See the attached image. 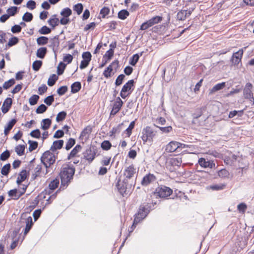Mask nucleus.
I'll return each mask as SVG.
<instances>
[{
	"instance_id": "nucleus-27",
	"label": "nucleus",
	"mask_w": 254,
	"mask_h": 254,
	"mask_svg": "<svg viewBox=\"0 0 254 254\" xmlns=\"http://www.w3.org/2000/svg\"><path fill=\"white\" fill-rule=\"evenodd\" d=\"M52 124V120L50 119L47 118L42 120L41 122V128L46 130L50 128Z\"/></svg>"
},
{
	"instance_id": "nucleus-32",
	"label": "nucleus",
	"mask_w": 254,
	"mask_h": 254,
	"mask_svg": "<svg viewBox=\"0 0 254 254\" xmlns=\"http://www.w3.org/2000/svg\"><path fill=\"white\" fill-rule=\"evenodd\" d=\"M92 131V127L90 126H87L85 127L83 130L81 131L80 135V138H83L84 137H88L89 135Z\"/></svg>"
},
{
	"instance_id": "nucleus-44",
	"label": "nucleus",
	"mask_w": 254,
	"mask_h": 254,
	"mask_svg": "<svg viewBox=\"0 0 254 254\" xmlns=\"http://www.w3.org/2000/svg\"><path fill=\"white\" fill-rule=\"evenodd\" d=\"M15 80L13 78H11L8 81H5L2 86V88L5 89L7 90L9 89L10 87H11L12 85H13L15 84Z\"/></svg>"
},
{
	"instance_id": "nucleus-26",
	"label": "nucleus",
	"mask_w": 254,
	"mask_h": 254,
	"mask_svg": "<svg viewBox=\"0 0 254 254\" xmlns=\"http://www.w3.org/2000/svg\"><path fill=\"white\" fill-rule=\"evenodd\" d=\"M143 133H145L147 136L152 141L153 137L155 136V133L150 127L147 126L143 130Z\"/></svg>"
},
{
	"instance_id": "nucleus-47",
	"label": "nucleus",
	"mask_w": 254,
	"mask_h": 254,
	"mask_svg": "<svg viewBox=\"0 0 254 254\" xmlns=\"http://www.w3.org/2000/svg\"><path fill=\"white\" fill-rule=\"evenodd\" d=\"M33 16L32 13L26 12L22 16V20L24 22H29L32 20Z\"/></svg>"
},
{
	"instance_id": "nucleus-8",
	"label": "nucleus",
	"mask_w": 254,
	"mask_h": 254,
	"mask_svg": "<svg viewBox=\"0 0 254 254\" xmlns=\"http://www.w3.org/2000/svg\"><path fill=\"white\" fill-rule=\"evenodd\" d=\"M96 152L97 149L96 147L91 145L83 152L84 158L90 163L94 159Z\"/></svg>"
},
{
	"instance_id": "nucleus-51",
	"label": "nucleus",
	"mask_w": 254,
	"mask_h": 254,
	"mask_svg": "<svg viewBox=\"0 0 254 254\" xmlns=\"http://www.w3.org/2000/svg\"><path fill=\"white\" fill-rule=\"evenodd\" d=\"M112 146L111 142L109 140H104L101 144V147L104 150H109Z\"/></svg>"
},
{
	"instance_id": "nucleus-34",
	"label": "nucleus",
	"mask_w": 254,
	"mask_h": 254,
	"mask_svg": "<svg viewBox=\"0 0 254 254\" xmlns=\"http://www.w3.org/2000/svg\"><path fill=\"white\" fill-rule=\"evenodd\" d=\"M11 165L10 163H7L4 165L1 169V174L5 176L8 175L10 171Z\"/></svg>"
},
{
	"instance_id": "nucleus-49",
	"label": "nucleus",
	"mask_w": 254,
	"mask_h": 254,
	"mask_svg": "<svg viewBox=\"0 0 254 254\" xmlns=\"http://www.w3.org/2000/svg\"><path fill=\"white\" fill-rule=\"evenodd\" d=\"M38 32L42 35H47L51 32V29L48 26L44 25L39 30Z\"/></svg>"
},
{
	"instance_id": "nucleus-33",
	"label": "nucleus",
	"mask_w": 254,
	"mask_h": 254,
	"mask_svg": "<svg viewBox=\"0 0 254 254\" xmlns=\"http://www.w3.org/2000/svg\"><path fill=\"white\" fill-rule=\"evenodd\" d=\"M48 23L50 26L54 28L59 25V20L58 18L56 17V15H54L52 18L48 20Z\"/></svg>"
},
{
	"instance_id": "nucleus-64",
	"label": "nucleus",
	"mask_w": 254,
	"mask_h": 254,
	"mask_svg": "<svg viewBox=\"0 0 254 254\" xmlns=\"http://www.w3.org/2000/svg\"><path fill=\"white\" fill-rule=\"evenodd\" d=\"M229 175V172L225 169H222L218 171V175L221 178L227 177Z\"/></svg>"
},
{
	"instance_id": "nucleus-56",
	"label": "nucleus",
	"mask_w": 254,
	"mask_h": 254,
	"mask_svg": "<svg viewBox=\"0 0 254 254\" xmlns=\"http://www.w3.org/2000/svg\"><path fill=\"white\" fill-rule=\"evenodd\" d=\"M48 107L44 104H42L39 105L36 110V113L38 114H43L45 112Z\"/></svg>"
},
{
	"instance_id": "nucleus-46",
	"label": "nucleus",
	"mask_w": 254,
	"mask_h": 254,
	"mask_svg": "<svg viewBox=\"0 0 254 254\" xmlns=\"http://www.w3.org/2000/svg\"><path fill=\"white\" fill-rule=\"evenodd\" d=\"M73 9L76 12L78 15H80L83 10V4L81 3H78L73 6Z\"/></svg>"
},
{
	"instance_id": "nucleus-54",
	"label": "nucleus",
	"mask_w": 254,
	"mask_h": 254,
	"mask_svg": "<svg viewBox=\"0 0 254 254\" xmlns=\"http://www.w3.org/2000/svg\"><path fill=\"white\" fill-rule=\"evenodd\" d=\"M75 144V139L72 138H70L67 142L66 143L65 145V149L66 150H69Z\"/></svg>"
},
{
	"instance_id": "nucleus-18",
	"label": "nucleus",
	"mask_w": 254,
	"mask_h": 254,
	"mask_svg": "<svg viewBox=\"0 0 254 254\" xmlns=\"http://www.w3.org/2000/svg\"><path fill=\"white\" fill-rule=\"evenodd\" d=\"M179 142L177 141H172L169 142L166 147V151L168 152H173L176 151L178 152L179 150Z\"/></svg>"
},
{
	"instance_id": "nucleus-29",
	"label": "nucleus",
	"mask_w": 254,
	"mask_h": 254,
	"mask_svg": "<svg viewBox=\"0 0 254 254\" xmlns=\"http://www.w3.org/2000/svg\"><path fill=\"white\" fill-rule=\"evenodd\" d=\"M47 53V49L46 47H43L39 48L36 53V56L40 59H44Z\"/></svg>"
},
{
	"instance_id": "nucleus-63",
	"label": "nucleus",
	"mask_w": 254,
	"mask_h": 254,
	"mask_svg": "<svg viewBox=\"0 0 254 254\" xmlns=\"http://www.w3.org/2000/svg\"><path fill=\"white\" fill-rule=\"evenodd\" d=\"M114 53V51L112 50V49H109L106 52L105 54L104 55L103 59H107L108 60L110 61L113 57Z\"/></svg>"
},
{
	"instance_id": "nucleus-30",
	"label": "nucleus",
	"mask_w": 254,
	"mask_h": 254,
	"mask_svg": "<svg viewBox=\"0 0 254 254\" xmlns=\"http://www.w3.org/2000/svg\"><path fill=\"white\" fill-rule=\"evenodd\" d=\"M225 86L226 83L225 82L218 83L212 87V88L211 89L210 93H213L222 90L225 87Z\"/></svg>"
},
{
	"instance_id": "nucleus-40",
	"label": "nucleus",
	"mask_w": 254,
	"mask_h": 254,
	"mask_svg": "<svg viewBox=\"0 0 254 254\" xmlns=\"http://www.w3.org/2000/svg\"><path fill=\"white\" fill-rule=\"evenodd\" d=\"M25 145H18L15 148V151L18 156H22L24 154L25 151Z\"/></svg>"
},
{
	"instance_id": "nucleus-5",
	"label": "nucleus",
	"mask_w": 254,
	"mask_h": 254,
	"mask_svg": "<svg viewBox=\"0 0 254 254\" xmlns=\"http://www.w3.org/2000/svg\"><path fill=\"white\" fill-rule=\"evenodd\" d=\"M173 193V190L164 185H159L156 188L153 193L157 197L166 198Z\"/></svg>"
},
{
	"instance_id": "nucleus-28",
	"label": "nucleus",
	"mask_w": 254,
	"mask_h": 254,
	"mask_svg": "<svg viewBox=\"0 0 254 254\" xmlns=\"http://www.w3.org/2000/svg\"><path fill=\"white\" fill-rule=\"evenodd\" d=\"M71 92L72 94L78 92L81 88V84L79 81H76L71 85Z\"/></svg>"
},
{
	"instance_id": "nucleus-16",
	"label": "nucleus",
	"mask_w": 254,
	"mask_h": 254,
	"mask_svg": "<svg viewBox=\"0 0 254 254\" xmlns=\"http://www.w3.org/2000/svg\"><path fill=\"white\" fill-rule=\"evenodd\" d=\"M156 180V178L153 174L149 173L143 177L141 182V184L143 186H147L151 183L155 182Z\"/></svg>"
},
{
	"instance_id": "nucleus-12",
	"label": "nucleus",
	"mask_w": 254,
	"mask_h": 254,
	"mask_svg": "<svg viewBox=\"0 0 254 254\" xmlns=\"http://www.w3.org/2000/svg\"><path fill=\"white\" fill-rule=\"evenodd\" d=\"M49 47L52 48L55 56H57L56 53L58 52L60 45L59 35H56L54 38L50 39Z\"/></svg>"
},
{
	"instance_id": "nucleus-43",
	"label": "nucleus",
	"mask_w": 254,
	"mask_h": 254,
	"mask_svg": "<svg viewBox=\"0 0 254 254\" xmlns=\"http://www.w3.org/2000/svg\"><path fill=\"white\" fill-rule=\"evenodd\" d=\"M28 143L29 144L28 149L30 152L34 151L38 147V143L36 141L29 140Z\"/></svg>"
},
{
	"instance_id": "nucleus-42",
	"label": "nucleus",
	"mask_w": 254,
	"mask_h": 254,
	"mask_svg": "<svg viewBox=\"0 0 254 254\" xmlns=\"http://www.w3.org/2000/svg\"><path fill=\"white\" fill-rule=\"evenodd\" d=\"M169 163L172 166H180L182 163V158L180 157L171 158Z\"/></svg>"
},
{
	"instance_id": "nucleus-45",
	"label": "nucleus",
	"mask_w": 254,
	"mask_h": 254,
	"mask_svg": "<svg viewBox=\"0 0 254 254\" xmlns=\"http://www.w3.org/2000/svg\"><path fill=\"white\" fill-rule=\"evenodd\" d=\"M66 113L65 111H61L59 112L56 117V120L59 123L64 121L66 117Z\"/></svg>"
},
{
	"instance_id": "nucleus-50",
	"label": "nucleus",
	"mask_w": 254,
	"mask_h": 254,
	"mask_svg": "<svg viewBox=\"0 0 254 254\" xmlns=\"http://www.w3.org/2000/svg\"><path fill=\"white\" fill-rule=\"evenodd\" d=\"M42 65V62L40 60H36L32 64V68L34 70L38 71Z\"/></svg>"
},
{
	"instance_id": "nucleus-15",
	"label": "nucleus",
	"mask_w": 254,
	"mask_h": 254,
	"mask_svg": "<svg viewBox=\"0 0 254 254\" xmlns=\"http://www.w3.org/2000/svg\"><path fill=\"white\" fill-rule=\"evenodd\" d=\"M244 51L243 49H240L238 51L234 53L231 58V61L234 65H237L241 61L243 55Z\"/></svg>"
},
{
	"instance_id": "nucleus-10",
	"label": "nucleus",
	"mask_w": 254,
	"mask_h": 254,
	"mask_svg": "<svg viewBox=\"0 0 254 254\" xmlns=\"http://www.w3.org/2000/svg\"><path fill=\"white\" fill-rule=\"evenodd\" d=\"M123 104L124 102L120 97H118L114 103L112 109L110 112V115L114 116L117 114L121 110Z\"/></svg>"
},
{
	"instance_id": "nucleus-36",
	"label": "nucleus",
	"mask_w": 254,
	"mask_h": 254,
	"mask_svg": "<svg viewBox=\"0 0 254 254\" xmlns=\"http://www.w3.org/2000/svg\"><path fill=\"white\" fill-rule=\"evenodd\" d=\"M58 79V76L55 74H53L49 78L47 84L49 86H53Z\"/></svg>"
},
{
	"instance_id": "nucleus-57",
	"label": "nucleus",
	"mask_w": 254,
	"mask_h": 254,
	"mask_svg": "<svg viewBox=\"0 0 254 254\" xmlns=\"http://www.w3.org/2000/svg\"><path fill=\"white\" fill-rule=\"evenodd\" d=\"M19 42V39L17 37L13 36L11 37L6 45V46L12 47L17 44Z\"/></svg>"
},
{
	"instance_id": "nucleus-60",
	"label": "nucleus",
	"mask_w": 254,
	"mask_h": 254,
	"mask_svg": "<svg viewBox=\"0 0 254 254\" xmlns=\"http://www.w3.org/2000/svg\"><path fill=\"white\" fill-rule=\"evenodd\" d=\"M125 78V75L123 74H120L117 78L116 79L115 81V85L117 86H120L121 85L123 82V80H124Z\"/></svg>"
},
{
	"instance_id": "nucleus-24",
	"label": "nucleus",
	"mask_w": 254,
	"mask_h": 254,
	"mask_svg": "<svg viewBox=\"0 0 254 254\" xmlns=\"http://www.w3.org/2000/svg\"><path fill=\"white\" fill-rule=\"evenodd\" d=\"M17 122V119H12L7 124L4 129V133L7 135Z\"/></svg>"
},
{
	"instance_id": "nucleus-3",
	"label": "nucleus",
	"mask_w": 254,
	"mask_h": 254,
	"mask_svg": "<svg viewBox=\"0 0 254 254\" xmlns=\"http://www.w3.org/2000/svg\"><path fill=\"white\" fill-rule=\"evenodd\" d=\"M116 186L120 194L124 196L130 193L132 190V183L127 181L126 179H122L121 176L119 178Z\"/></svg>"
},
{
	"instance_id": "nucleus-58",
	"label": "nucleus",
	"mask_w": 254,
	"mask_h": 254,
	"mask_svg": "<svg viewBox=\"0 0 254 254\" xmlns=\"http://www.w3.org/2000/svg\"><path fill=\"white\" fill-rule=\"evenodd\" d=\"M67 86H62L57 89V92L59 96H61L64 95L67 91Z\"/></svg>"
},
{
	"instance_id": "nucleus-2",
	"label": "nucleus",
	"mask_w": 254,
	"mask_h": 254,
	"mask_svg": "<svg viewBox=\"0 0 254 254\" xmlns=\"http://www.w3.org/2000/svg\"><path fill=\"white\" fill-rule=\"evenodd\" d=\"M75 171V168L73 166H67L62 169L60 174L61 179V188L63 187V189L67 188L69 183L73 179Z\"/></svg>"
},
{
	"instance_id": "nucleus-19",
	"label": "nucleus",
	"mask_w": 254,
	"mask_h": 254,
	"mask_svg": "<svg viewBox=\"0 0 254 254\" xmlns=\"http://www.w3.org/2000/svg\"><path fill=\"white\" fill-rule=\"evenodd\" d=\"M29 176V172L27 171L26 170H22L19 172L18 177L16 180L17 184L19 186L21 183L24 181L26 179L28 178Z\"/></svg>"
},
{
	"instance_id": "nucleus-52",
	"label": "nucleus",
	"mask_w": 254,
	"mask_h": 254,
	"mask_svg": "<svg viewBox=\"0 0 254 254\" xmlns=\"http://www.w3.org/2000/svg\"><path fill=\"white\" fill-rule=\"evenodd\" d=\"M10 156V152L9 150H6L0 155V160L4 161L7 160Z\"/></svg>"
},
{
	"instance_id": "nucleus-22",
	"label": "nucleus",
	"mask_w": 254,
	"mask_h": 254,
	"mask_svg": "<svg viewBox=\"0 0 254 254\" xmlns=\"http://www.w3.org/2000/svg\"><path fill=\"white\" fill-rule=\"evenodd\" d=\"M64 143V141L62 139L54 141L50 147V150L54 152L57 150L61 149L63 147Z\"/></svg>"
},
{
	"instance_id": "nucleus-55",
	"label": "nucleus",
	"mask_w": 254,
	"mask_h": 254,
	"mask_svg": "<svg viewBox=\"0 0 254 254\" xmlns=\"http://www.w3.org/2000/svg\"><path fill=\"white\" fill-rule=\"evenodd\" d=\"M225 185L224 184H215L209 186L211 190H220L224 189Z\"/></svg>"
},
{
	"instance_id": "nucleus-20",
	"label": "nucleus",
	"mask_w": 254,
	"mask_h": 254,
	"mask_svg": "<svg viewBox=\"0 0 254 254\" xmlns=\"http://www.w3.org/2000/svg\"><path fill=\"white\" fill-rule=\"evenodd\" d=\"M12 100L9 97L6 98L2 105L1 111L3 114L7 113L11 107Z\"/></svg>"
},
{
	"instance_id": "nucleus-38",
	"label": "nucleus",
	"mask_w": 254,
	"mask_h": 254,
	"mask_svg": "<svg viewBox=\"0 0 254 254\" xmlns=\"http://www.w3.org/2000/svg\"><path fill=\"white\" fill-rule=\"evenodd\" d=\"M129 12L126 9L120 10L118 14V17L119 19L124 20L129 15Z\"/></svg>"
},
{
	"instance_id": "nucleus-13",
	"label": "nucleus",
	"mask_w": 254,
	"mask_h": 254,
	"mask_svg": "<svg viewBox=\"0 0 254 254\" xmlns=\"http://www.w3.org/2000/svg\"><path fill=\"white\" fill-rule=\"evenodd\" d=\"M27 185H23V191L18 190L16 189L10 190L8 192V194L10 197H13L14 199H18L21 196L24 194L26 190Z\"/></svg>"
},
{
	"instance_id": "nucleus-62",
	"label": "nucleus",
	"mask_w": 254,
	"mask_h": 254,
	"mask_svg": "<svg viewBox=\"0 0 254 254\" xmlns=\"http://www.w3.org/2000/svg\"><path fill=\"white\" fill-rule=\"evenodd\" d=\"M150 23L152 24V26L155 24L161 22L162 20V17L160 16H154L151 19H149Z\"/></svg>"
},
{
	"instance_id": "nucleus-37",
	"label": "nucleus",
	"mask_w": 254,
	"mask_h": 254,
	"mask_svg": "<svg viewBox=\"0 0 254 254\" xmlns=\"http://www.w3.org/2000/svg\"><path fill=\"white\" fill-rule=\"evenodd\" d=\"M66 64L63 62H61L57 67V74L61 75L63 74L66 67Z\"/></svg>"
},
{
	"instance_id": "nucleus-9",
	"label": "nucleus",
	"mask_w": 254,
	"mask_h": 254,
	"mask_svg": "<svg viewBox=\"0 0 254 254\" xmlns=\"http://www.w3.org/2000/svg\"><path fill=\"white\" fill-rule=\"evenodd\" d=\"M198 163L204 168H209L210 169L215 168L216 165L214 161L208 160L204 158H200L198 159Z\"/></svg>"
},
{
	"instance_id": "nucleus-59",
	"label": "nucleus",
	"mask_w": 254,
	"mask_h": 254,
	"mask_svg": "<svg viewBox=\"0 0 254 254\" xmlns=\"http://www.w3.org/2000/svg\"><path fill=\"white\" fill-rule=\"evenodd\" d=\"M71 14L72 11L68 7L64 8L61 12V14L64 17H68Z\"/></svg>"
},
{
	"instance_id": "nucleus-41",
	"label": "nucleus",
	"mask_w": 254,
	"mask_h": 254,
	"mask_svg": "<svg viewBox=\"0 0 254 254\" xmlns=\"http://www.w3.org/2000/svg\"><path fill=\"white\" fill-rule=\"evenodd\" d=\"M49 39L48 37L45 36L39 37L37 40V43L38 45H45L48 42Z\"/></svg>"
},
{
	"instance_id": "nucleus-53",
	"label": "nucleus",
	"mask_w": 254,
	"mask_h": 254,
	"mask_svg": "<svg viewBox=\"0 0 254 254\" xmlns=\"http://www.w3.org/2000/svg\"><path fill=\"white\" fill-rule=\"evenodd\" d=\"M177 18L179 20H184L187 18L186 10H181L177 14Z\"/></svg>"
},
{
	"instance_id": "nucleus-25",
	"label": "nucleus",
	"mask_w": 254,
	"mask_h": 254,
	"mask_svg": "<svg viewBox=\"0 0 254 254\" xmlns=\"http://www.w3.org/2000/svg\"><path fill=\"white\" fill-rule=\"evenodd\" d=\"M82 147L79 144H77L71 151L67 156V159L69 160L71 158L74 157L81 150Z\"/></svg>"
},
{
	"instance_id": "nucleus-31",
	"label": "nucleus",
	"mask_w": 254,
	"mask_h": 254,
	"mask_svg": "<svg viewBox=\"0 0 254 254\" xmlns=\"http://www.w3.org/2000/svg\"><path fill=\"white\" fill-rule=\"evenodd\" d=\"M205 107H202L200 108L196 109L192 115L193 118L198 119L201 117L203 114V112L205 111Z\"/></svg>"
},
{
	"instance_id": "nucleus-7",
	"label": "nucleus",
	"mask_w": 254,
	"mask_h": 254,
	"mask_svg": "<svg viewBox=\"0 0 254 254\" xmlns=\"http://www.w3.org/2000/svg\"><path fill=\"white\" fill-rule=\"evenodd\" d=\"M134 79H131L124 85L120 94L123 99L126 98L132 93L133 90V87L134 86Z\"/></svg>"
},
{
	"instance_id": "nucleus-6",
	"label": "nucleus",
	"mask_w": 254,
	"mask_h": 254,
	"mask_svg": "<svg viewBox=\"0 0 254 254\" xmlns=\"http://www.w3.org/2000/svg\"><path fill=\"white\" fill-rule=\"evenodd\" d=\"M40 160L42 163L47 169L55 162L56 157L55 155L50 151H46L43 154Z\"/></svg>"
},
{
	"instance_id": "nucleus-11",
	"label": "nucleus",
	"mask_w": 254,
	"mask_h": 254,
	"mask_svg": "<svg viewBox=\"0 0 254 254\" xmlns=\"http://www.w3.org/2000/svg\"><path fill=\"white\" fill-rule=\"evenodd\" d=\"M238 156L233 154H229L226 155L224 158V162L227 165L233 167H236V163L238 160Z\"/></svg>"
},
{
	"instance_id": "nucleus-1",
	"label": "nucleus",
	"mask_w": 254,
	"mask_h": 254,
	"mask_svg": "<svg viewBox=\"0 0 254 254\" xmlns=\"http://www.w3.org/2000/svg\"><path fill=\"white\" fill-rule=\"evenodd\" d=\"M156 202H153L149 199L148 201L142 203L139 206L137 212L134 215V224H138L148 215L149 212L154 209Z\"/></svg>"
},
{
	"instance_id": "nucleus-17",
	"label": "nucleus",
	"mask_w": 254,
	"mask_h": 254,
	"mask_svg": "<svg viewBox=\"0 0 254 254\" xmlns=\"http://www.w3.org/2000/svg\"><path fill=\"white\" fill-rule=\"evenodd\" d=\"M135 173V169L132 165L127 167L125 170L124 175L125 177L123 179H126L127 181L130 180Z\"/></svg>"
},
{
	"instance_id": "nucleus-35",
	"label": "nucleus",
	"mask_w": 254,
	"mask_h": 254,
	"mask_svg": "<svg viewBox=\"0 0 254 254\" xmlns=\"http://www.w3.org/2000/svg\"><path fill=\"white\" fill-rule=\"evenodd\" d=\"M59 185V179L56 178L53 180L49 184V188L51 190H55L56 188H58Z\"/></svg>"
},
{
	"instance_id": "nucleus-23",
	"label": "nucleus",
	"mask_w": 254,
	"mask_h": 254,
	"mask_svg": "<svg viewBox=\"0 0 254 254\" xmlns=\"http://www.w3.org/2000/svg\"><path fill=\"white\" fill-rule=\"evenodd\" d=\"M144 52H141L139 53H137L133 55L129 59V64L135 66L137 63L138 62L140 57L143 55Z\"/></svg>"
},
{
	"instance_id": "nucleus-4",
	"label": "nucleus",
	"mask_w": 254,
	"mask_h": 254,
	"mask_svg": "<svg viewBox=\"0 0 254 254\" xmlns=\"http://www.w3.org/2000/svg\"><path fill=\"white\" fill-rule=\"evenodd\" d=\"M25 224H26V226L24 231V235H27V234L30 231L31 228L32 227L33 222L32 221V218L31 216H29L27 218H24L23 217V215H22L17 223L18 226L19 227V228L17 230L14 231L13 233L15 235H17V234L19 233L20 228L23 227Z\"/></svg>"
},
{
	"instance_id": "nucleus-61",
	"label": "nucleus",
	"mask_w": 254,
	"mask_h": 254,
	"mask_svg": "<svg viewBox=\"0 0 254 254\" xmlns=\"http://www.w3.org/2000/svg\"><path fill=\"white\" fill-rule=\"evenodd\" d=\"M54 101V97L53 95L47 96L44 100V102L48 106H51Z\"/></svg>"
},
{
	"instance_id": "nucleus-48",
	"label": "nucleus",
	"mask_w": 254,
	"mask_h": 254,
	"mask_svg": "<svg viewBox=\"0 0 254 254\" xmlns=\"http://www.w3.org/2000/svg\"><path fill=\"white\" fill-rule=\"evenodd\" d=\"M39 98L40 97L38 95L36 94L33 95L29 99V104L32 106L36 105L37 103Z\"/></svg>"
},
{
	"instance_id": "nucleus-14",
	"label": "nucleus",
	"mask_w": 254,
	"mask_h": 254,
	"mask_svg": "<svg viewBox=\"0 0 254 254\" xmlns=\"http://www.w3.org/2000/svg\"><path fill=\"white\" fill-rule=\"evenodd\" d=\"M119 61L115 60L113 61L104 71L103 75L105 77L108 78L111 76V72L113 71V67L118 68L119 66Z\"/></svg>"
},
{
	"instance_id": "nucleus-21",
	"label": "nucleus",
	"mask_w": 254,
	"mask_h": 254,
	"mask_svg": "<svg viewBox=\"0 0 254 254\" xmlns=\"http://www.w3.org/2000/svg\"><path fill=\"white\" fill-rule=\"evenodd\" d=\"M253 88V84L250 82H248L246 84L244 90H243V95L245 98L249 96H251L254 93L252 92V89Z\"/></svg>"
},
{
	"instance_id": "nucleus-39",
	"label": "nucleus",
	"mask_w": 254,
	"mask_h": 254,
	"mask_svg": "<svg viewBox=\"0 0 254 254\" xmlns=\"http://www.w3.org/2000/svg\"><path fill=\"white\" fill-rule=\"evenodd\" d=\"M18 8L17 6H11L6 10L7 14L9 17L14 16L18 12Z\"/></svg>"
}]
</instances>
